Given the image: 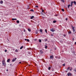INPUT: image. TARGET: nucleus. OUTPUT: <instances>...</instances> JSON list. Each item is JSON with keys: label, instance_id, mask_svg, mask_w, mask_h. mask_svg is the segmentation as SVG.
Segmentation results:
<instances>
[{"label": "nucleus", "instance_id": "obj_48", "mask_svg": "<svg viewBox=\"0 0 76 76\" xmlns=\"http://www.w3.org/2000/svg\"><path fill=\"white\" fill-rule=\"evenodd\" d=\"M41 10H42V8L41 9Z\"/></svg>", "mask_w": 76, "mask_h": 76}, {"label": "nucleus", "instance_id": "obj_33", "mask_svg": "<svg viewBox=\"0 0 76 76\" xmlns=\"http://www.w3.org/2000/svg\"><path fill=\"white\" fill-rule=\"evenodd\" d=\"M35 7H37V8H38V6H35Z\"/></svg>", "mask_w": 76, "mask_h": 76}, {"label": "nucleus", "instance_id": "obj_16", "mask_svg": "<svg viewBox=\"0 0 76 76\" xmlns=\"http://www.w3.org/2000/svg\"><path fill=\"white\" fill-rule=\"evenodd\" d=\"M17 23H19V21L18 20L16 21Z\"/></svg>", "mask_w": 76, "mask_h": 76}, {"label": "nucleus", "instance_id": "obj_35", "mask_svg": "<svg viewBox=\"0 0 76 76\" xmlns=\"http://www.w3.org/2000/svg\"><path fill=\"white\" fill-rule=\"evenodd\" d=\"M53 34H51V36H52V37H53Z\"/></svg>", "mask_w": 76, "mask_h": 76}, {"label": "nucleus", "instance_id": "obj_41", "mask_svg": "<svg viewBox=\"0 0 76 76\" xmlns=\"http://www.w3.org/2000/svg\"><path fill=\"white\" fill-rule=\"evenodd\" d=\"M27 40V39H25V41H26Z\"/></svg>", "mask_w": 76, "mask_h": 76}, {"label": "nucleus", "instance_id": "obj_39", "mask_svg": "<svg viewBox=\"0 0 76 76\" xmlns=\"http://www.w3.org/2000/svg\"><path fill=\"white\" fill-rule=\"evenodd\" d=\"M64 37H66V34H64Z\"/></svg>", "mask_w": 76, "mask_h": 76}, {"label": "nucleus", "instance_id": "obj_34", "mask_svg": "<svg viewBox=\"0 0 76 76\" xmlns=\"http://www.w3.org/2000/svg\"><path fill=\"white\" fill-rule=\"evenodd\" d=\"M65 64H63V66H65Z\"/></svg>", "mask_w": 76, "mask_h": 76}, {"label": "nucleus", "instance_id": "obj_40", "mask_svg": "<svg viewBox=\"0 0 76 76\" xmlns=\"http://www.w3.org/2000/svg\"><path fill=\"white\" fill-rule=\"evenodd\" d=\"M66 20H67V18H66L65 19Z\"/></svg>", "mask_w": 76, "mask_h": 76}, {"label": "nucleus", "instance_id": "obj_45", "mask_svg": "<svg viewBox=\"0 0 76 76\" xmlns=\"http://www.w3.org/2000/svg\"><path fill=\"white\" fill-rule=\"evenodd\" d=\"M45 41H47V39H46L45 40Z\"/></svg>", "mask_w": 76, "mask_h": 76}, {"label": "nucleus", "instance_id": "obj_1", "mask_svg": "<svg viewBox=\"0 0 76 76\" xmlns=\"http://www.w3.org/2000/svg\"><path fill=\"white\" fill-rule=\"evenodd\" d=\"M2 64L4 66H6V63H5L4 60H3L2 61Z\"/></svg>", "mask_w": 76, "mask_h": 76}, {"label": "nucleus", "instance_id": "obj_28", "mask_svg": "<svg viewBox=\"0 0 76 76\" xmlns=\"http://www.w3.org/2000/svg\"><path fill=\"white\" fill-rule=\"evenodd\" d=\"M74 4H76V2L75 1H74Z\"/></svg>", "mask_w": 76, "mask_h": 76}, {"label": "nucleus", "instance_id": "obj_6", "mask_svg": "<svg viewBox=\"0 0 76 76\" xmlns=\"http://www.w3.org/2000/svg\"><path fill=\"white\" fill-rule=\"evenodd\" d=\"M10 58L8 59L7 61V63H9L10 61Z\"/></svg>", "mask_w": 76, "mask_h": 76}, {"label": "nucleus", "instance_id": "obj_51", "mask_svg": "<svg viewBox=\"0 0 76 76\" xmlns=\"http://www.w3.org/2000/svg\"><path fill=\"white\" fill-rule=\"evenodd\" d=\"M11 65H12L11 64H10V65L11 66Z\"/></svg>", "mask_w": 76, "mask_h": 76}, {"label": "nucleus", "instance_id": "obj_11", "mask_svg": "<svg viewBox=\"0 0 76 76\" xmlns=\"http://www.w3.org/2000/svg\"><path fill=\"white\" fill-rule=\"evenodd\" d=\"M17 19L16 18H12V20H16Z\"/></svg>", "mask_w": 76, "mask_h": 76}, {"label": "nucleus", "instance_id": "obj_4", "mask_svg": "<svg viewBox=\"0 0 76 76\" xmlns=\"http://www.w3.org/2000/svg\"><path fill=\"white\" fill-rule=\"evenodd\" d=\"M16 60V58H15V59H13L12 61V62H14V61H15V60Z\"/></svg>", "mask_w": 76, "mask_h": 76}, {"label": "nucleus", "instance_id": "obj_49", "mask_svg": "<svg viewBox=\"0 0 76 76\" xmlns=\"http://www.w3.org/2000/svg\"><path fill=\"white\" fill-rule=\"evenodd\" d=\"M7 71H8V70L7 69Z\"/></svg>", "mask_w": 76, "mask_h": 76}, {"label": "nucleus", "instance_id": "obj_18", "mask_svg": "<svg viewBox=\"0 0 76 76\" xmlns=\"http://www.w3.org/2000/svg\"><path fill=\"white\" fill-rule=\"evenodd\" d=\"M48 70H50V69H51V67H49L48 68Z\"/></svg>", "mask_w": 76, "mask_h": 76}, {"label": "nucleus", "instance_id": "obj_44", "mask_svg": "<svg viewBox=\"0 0 76 76\" xmlns=\"http://www.w3.org/2000/svg\"><path fill=\"white\" fill-rule=\"evenodd\" d=\"M19 63V64H20V63H21V62H20Z\"/></svg>", "mask_w": 76, "mask_h": 76}, {"label": "nucleus", "instance_id": "obj_17", "mask_svg": "<svg viewBox=\"0 0 76 76\" xmlns=\"http://www.w3.org/2000/svg\"><path fill=\"white\" fill-rule=\"evenodd\" d=\"M61 10L63 12H64V9H61Z\"/></svg>", "mask_w": 76, "mask_h": 76}, {"label": "nucleus", "instance_id": "obj_37", "mask_svg": "<svg viewBox=\"0 0 76 76\" xmlns=\"http://www.w3.org/2000/svg\"><path fill=\"white\" fill-rule=\"evenodd\" d=\"M5 52H7V50H4Z\"/></svg>", "mask_w": 76, "mask_h": 76}, {"label": "nucleus", "instance_id": "obj_15", "mask_svg": "<svg viewBox=\"0 0 76 76\" xmlns=\"http://www.w3.org/2000/svg\"><path fill=\"white\" fill-rule=\"evenodd\" d=\"M53 23H56V22H57V21L56 20H53Z\"/></svg>", "mask_w": 76, "mask_h": 76}, {"label": "nucleus", "instance_id": "obj_50", "mask_svg": "<svg viewBox=\"0 0 76 76\" xmlns=\"http://www.w3.org/2000/svg\"><path fill=\"white\" fill-rule=\"evenodd\" d=\"M0 20H1L0 19Z\"/></svg>", "mask_w": 76, "mask_h": 76}, {"label": "nucleus", "instance_id": "obj_14", "mask_svg": "<svg viewBox=\"0 0 76 76\" xmlns=\"http://www.w3.org/2000/svg\"><path fill=\"white\" fill-rule=\"evenodd\" d=\"M23 46H22L20 48V50H22V48H23Z\"/></svg>", "mask_w": 76, "mask_h": 76}, {"label": "nucleus", "instance_id": "obj_20", "mask_svg": "<svg viewBox=\"0 0 76 76\" xmlns=\"http://www.w3.org/2000/svg\"><path fill=\"white\" fill-rule=\"evenodd\" d=\"M28 31H29V32L31 31V29L28 28Z\"/></svg>", "mask_w": 76, "mask_h": 76}, {"label": "nucleus", "instance_id": "obj_21", "mask_svg": "<svg viewBox=\"0 0 76 76\" xmlns=\"http://www.w3.org/2000/svg\"><path fill=\"white\" fill-rule=\"evenodd\" d=\"M40 32H42V29H41L40 30Z\"/></svg>", "mask_w": 76, "mask_h": 76}, {"label": "nucleus", "instance_id": "obj_19", "mask_svg": "<svg viewBox=\"0 0 76 76\" xmlns=\"http://www.w3.org/2000/svg\"><path fill=\"white\" fill-rule=\"evenodd\" d=\"M39 42H41V39H39Z\"/></svg>", "mask_w": 76, "mask_h": 76}, {"label": "nucleus", "instance_id": "obj_2", "mask_svg": "<svg viewBox=\"0 0 76 76\" xmlns=\"http://www.w3.org/2000/svg\"><path fill=\"white\" fill-rule=\"evenodd\" d=\"M67 75L68 76H71L72 75V73L70 72H69L67 73Z\"/></svg>", "mask_w": 76, "mask_h": 76}, {"label": "nucleus", "instance_id": "obj_23", "mask_svg": "<svg viewBox=\"0 0 76 76\" xmlns=\"http://www.w3.org/2000/svg\"><path fill=\"white\" fill-rule=\"evenodd\" d=\"M70 5H69L68 6V8H69L70 6Z\"/></svg>", "mask_w": 76, "mask_h": 76}, {"label": "nucleus", "instance_id": "obj_24", "mask_svg": "<svg viewBox=\"0 0 76 76\" xmlns=\"http://www.w3.org/2000/svg\"><path fill=\"white\" fill-rule=\"evenodd\" d=\"M70 69V67H69L67 69V70H69V69Z\"/></svg>", "mask_w": 76, "mask_h": 76}, {"label": "nucleus", "instance_id": "obj_10", "mask_svg": "<svg viewBox=\"0 0 76 76\" xmlns=\"http://www.w3.org/2000/svg\"><path fill=\"white\" fill-rule=\"evenodd\" d=\"M34 18V16H32L31 17L30 19H33Z\"/></svg>", "mask_w": 76, "mask_h": 76}, {"label": "nucleus", "instance_id": "obj_29", "mask_svg": "<svg viewBox=\"0 0 76 76\" xmlns=\"http://www.w3.org/2000/svg\"><path fill=\"white\" fill-rule=\"evenodd\" d=\"M28 42H29V39H27V40Z\"/></svg>", "mask_w": 76, "mask_h": 76}, {"label": "nucleus", "instance_id": "obj_12", "mask_svg": "<svg viewBox=\"0 0 76 76\" xmlns=\"http://www.w3.org/2000/svg\"><path fill=\"white\" fill-rule=\"evenodd\" d=\"M1 4H3V1H1L0 2Z\"/></svg>", "mask_w": 76, "mask_h": 76}, {"label": "nucleus", "instance_id": "obj_43", "mask_svg": "<svg viewBox=\"0 0 76 76\" xmlns=\"http://www.w3.org/2000/svg\"><path fill=\"white\" fill-rule=\"evenodd\" d=\"M24 32H25V31H26V30H25V29H24Z\"/></svg>", "mask_w": 76, "mask_h": 76}, {"label": "nucleus", "instance_id": "obj_5", "mask_svg": "<svg viewBox=\"0 0 76 76\" xmlns=\"http://www.w3.org/2000/svg\"><path fill=\"white\" fill-rule=\"evenodd\" d=\"M73 1H72L71 2V7H72V5H73Z\"/></svg>", "mask_w": 76, "mask_h": 76}, {"label": "nucleus", "instance_id": "obj_3", "mask_svg": "<svg viewBox=\"0 0 76 76\" xmlns=\"http://www.w3.org/2000/svg\"><path fill=\"white\" fill-rule=\"evenodd\" d=\"M40 54H42L43 53V51L42 50H40L39 51Z\"/></svg>", "mask_w": 76, "mask_h": 76}, {"label": "nucleus", "instance_id": "obj_30", "mask_svg": "<svg viewBox=\"0 0 76 76\" xmlns=\"http://www.w3.org/2000/svg\"><path fill=\"white\" fill-rule=\"evenodd\" d=\"M30 11L31 12H34V10H31Z\"/></svg>", "mask_w": 76, "mask_h": 76}, {"label": "nucleus", "instance_id": "obj_22", "mask_svg": "<svg viewBox=\"0 0 76 76\" xmlns=\"http://www.w3.org/2000/svg\"><path fill=\"white\" fill-rule=\"evenodd\" d=\"M68 33H69V34H72V32H71V31H69V32H68Z\"/></svg>", "mask_w": 76, "mask_h": 76}, {"label": "nucleus", "instance_id": "obj_46", "mask_svg": "<svg viewBox=\"0 0 76 76\" xmlns=\"http://www.w3.org/2000/svg\"><path fill=\"white\" fill-rule=\"evenodd\" d=\"M75 45H76V42H75Z\"/></svg>", "mask_w": 76, "mask_h": 76}, {"label": "nucleus", "instance_id": "obj_9", "mask_svg": "<svg viewBox=\"0 0 76 76\" xmlns=\"http://www.w3.org/2000/svg\"><path fill=\"white\" fill-rule=\"evenodd\" d=\"M50 58L51 59H53V56H50Z\"/></svg>", "mask_w": 76, "mask_h": 76}, {"label": "nucleus", "instance_id": "obj_31", "mask_svg": "<svg viewBox=\"0 0 76 76\" xmlns=\"http://www.w3.org/2000/svg\"><path fill=\"white\" fill-rule=\"evenodd\" d=\"M45 31L46 32V33H47V30L45 29Z\"/></svg>", "mask_w": 76, "mask_h": 76}, {"label": "nucleus", "instance_id": "obj_38", "mask_svg": "<svg viewBox=\"0 0 76 76\" xmlns=\"http://www.w3.org/2000/svg\"><path fill=\"white\" fill-rule=\"evenodd\" d=\"M42 12H44V10H42Z\"/></svg>", "mask_w": 76, "mask_h": 76}, {"label": "nucleus", "instance_id": "obj_8", "mask_svg": "<svg viewBox=\"0 0 76 76\" xmlns=\"http://www.w3.org/2000/svg\"><path fill=\"white\" fill-rule=\"evenodd\" d=\"M50 31H51L52 32H54V31H54V30H53V28H52V29H51V30H50Z\"/></svg>", "mask_w": 76, "mask_h": 76}, {"label": "nucleus", "instance_id": "obj_36", "mask_svg": "<svg viewBox=\"0 0 76 76\" xmlns=\"http://www.w3.org/2000/svg\"><path fill=\"white\" fill-rule=\"evenodd\" d=\"M73 32H74L75 31V29H73Z\"/></svg>", "mask_w": 76, "mask_h": 76}, {"label": "nucleus", "instance_id": "obj_47", "mask_svg": "<svg viewBox=\"0 0 76 76\" xmlns=\"http://www.w3.org/2000/svg\"><path fill=\"white\" fill-rule=\"evenodd\" d=\"M70 71H71V70H72V69H70Z\"/></svg>", "mask_w": 76, "mask_h": 76}, {"label": "nucleus", "instance_id": "obj_13", "mask_svg": "<svg viewBox=\"0 0 76 76\" xmlns=\"http://www.w3.org/2000/svg\"><path fill=\"white\" fill-rule=\"evenodd\" d=\"M38 30H36V34H38Z\"/></svg>", "mask_w": 76, "mask_h": 76}, {"label": "nucleus", "instance_id": "obj_26", "mask_svg": "<svg viewBox=\"0 0 76 76\" xmlns=\"http://www.w3.org/2000/svg\"><path fill=\"white\" fill-rule=\"evenodd\" d=\"M72 29H75V27H72Z\"/></svg>", "mask_w": 76, "mask_h": 76}, {"label": "nucleus", "instance_id": "obj_32", "mask_svg": "<svg viewBox=\"0 0 76 76\" xmlns=\"http://www.w3.org/2000/svg\"><path fill=\"white\" fill-rule=\"evenodd\" d=\"M45 48H47V46H45Z\"/></svg>", "mask_w": 76, "mask_h": 76}, {"label": "nucleus", "instance_id": "obj_7", "mask_svg": "<svg viewBox=\"0 0 76 76\" xmlns=\"http://www.w3.org/2000/svg\"><path fill=\"white\" fill-rule=\"evenodd\" d=\"M15 52L16 53H18L19 52V50L16 49V50H15Z\"/></svg>", "mask_w": 76, "mask_h": 76}, {"label": "nucleus", "instance_id": "obj_25", "mask_svg": "<svg viewBox=\"0 0 76 76\" xmlns=\"http://www.w3.org/2000/svg\"><path fill=\"white\" fill-rule=\"evenodd\" d=\"M74 71H75V72H76V68H75L74 70Z\"/></svg>", "mask_w": 76, "mask_h": 76}, {"label": "nucleus", "instance_id": "obj_42", "mask_svg": "<svg viewBox=\"0 0 76 76\" xmlns=\"http://www.w3.org/2000/svg\"><path fill=\"white\" fill-rule=\"evenodd\" d=\"M37 39H34V41H37Z\"/></svg>", "mask_w": 76, "mask_h": 76}, {"label": "nucleus", "instance_id": "obj_27", "mask_svg": "<svg viewBox=\"0 0 76 76\" xmlns=\"http://www.w3.org/2000/svg\"><path fill=\"white\" fill-rule=\"evenodd\" d=\"M61 1H62V2H63V3L64 2V1L63 0H61Z\"/></svg>", "mask_w": 76, "mask_h": 76}]
</instances>
